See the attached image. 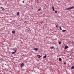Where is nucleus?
<instances>
[{"label":"nucleus","instance_id":"f3484780","mask_svg":"<svg viewBox=\"0 0 74 74\" xmlns=\"http://www.w3.org/2000/svg\"><path fill=\"white\" fill-rule=\"evenodd\" d=\"M60 30H62V29L61 28V27H60Z\"/></svg>","mask_w":74,"mask_h":74},{"label":"nucleus","instance_id":"6ab92c4d","mask_svg":"<svg viewBox=\"0 0 74 74\" xmlns=\"http://www.w3.org/2000/svg\"><path fill=\"white\" fill-rule=\"evenodd\" d=\"M58 12L57 11H55V13L56 14Z\"/></svg>","mask_w":74,"mask_h":74},{"label":"nucleus","instance_id":"9b49d317","mask_svg":"<svg viewBox=\"0 0 74 74\" xmlns=\"http://www.w3.org/2000/svg\"><path fill=\"white\" fill-rule=\"evenodd\" d=\"M37 56L38 57V58H41V56L40 55H39V56L38 55Z\"/></svg>","mask_w":74,"mask_h":74},{"label":"nucleus","instance_id":"4be33fe9","mask_svg":"<svg viewBox=\"0 0 74 74\" xmlns=\"http://www.w3.org/2000/svg\"><path fill=\"white\" fill-rule=\"evenodd\" d=\"M28 31H29L30 30V29H27Z\"/></svg>","mask_w":74,"mask_h":74},{"label":"nucleus","instance_id":"7ed1b4c3","mask_svg":"<svg viewBox=\"0 0 74 74\" xmlns=\"http://www.w3.org/2000/svg\"><path fill=\"white\" fill-rule=\"evenodd\" d=\"M16 49L15 50H14V52H12V54H14V53H15L16 51Z\"/></svg>","mask_w":74,"mask_h":74},{"label":"nucleus","instance_id":"ddd939ff","mask_svg":"<svg viewBox=\"0 0 74 74\" xmlns=\"http://www.w3.org/2000/svg\"><path fill=\"white\" fill-rule=\"evenodd\" d=\"M71 69H74V66H72V67H71Z\"/></svg>","mask_w":74,"mask_h":74},{"label":"nucleus","instance_id":"f257e3e1","mask_svg":"<svg viewBox=\"0 0 74 74\" xmlns=\"http://www.w3.org/2000/svg\"><path fill=\"white\" fill-rule=\"evenodd\" d=\"M74 6L72 7L69 8H68L66 10H71V9H73L74 8Z\"/></svg>","mask_w":74,"mask_h":74},{"label":"nucleus","instance_id":"9d476101","mask_svg":"<svg viewBox=\"0 0 74 74\" xmlns=\"http://www.w3.org/2000/svg\"><path fill=\"white\" fill-rule=\"evenodd\" d=\"M17 15H19V12H17Z\"/></svg>","mask_w":74,"mask_h":74},{"label":"nucleus","instance_id":"6e6552de","mask_svg":"<svg viewBox=\"0 0 74 74\" xmlns=\"http://www.w3.org/2000/svg\"><path fill=\"white\" fill-rule=\"evenodd\" d=\"M52 8L53 9V11H55V9H54V8L53 7H52Z\"/></svg>","mask_w":74,"mask_h":74},{"label":"nucleus","instance_id":"39448f33","mask_svg":"<svg viewBox=\"0 0 74 74\" xmlns=\"http://www.w3.org/2000/svg\"><path fill=\"white\" fill-rule=\"evenodd\" d=\"M12 33L13 34H15V30L12 31Z\"/></svg>","mask_w":74,"mask_h":74},{"label":"nucleus","instance_id":"1a4fd4ad","mask_svg":"<svg viewBox=\"0 0 74 74\" xmlns=\"http://www.w3.org/2000/svg\"><path fill=\"white\" fill-rule=\"evenodd\" d=\"M59 61H61L62 60V58H59Z\"/></svg>","mask_w":74,"mask_h":74},{"label":"nucleus","instance_id":"b1692460","mask_svg":"<svg viewBox=\"0 0 74 74\" xmlns=\"http://www.w3.org/2000/svg\"><path fill=\"white\" fill-rule=\"evenodd\" d=\"M72 43H73V44L74 43L73 42H72Z\"/></svg>","mask_w":74,"mask_h":74},{"label":"nucleus","instance_id":"aec40b11","mask_svg":"<svg viewBox=\"0 0 74 74\" xmlns=\"http://www.w3.org/2000/svg\"><path fill=\"white\" fill-rule=\"evenodd\" d=\"M50 48H51V49H52L53 48V47H50Z\"/></svg>","mask_w":74,"mask_h":74},{"label":"nucleus","instance_id":"412c9836","mask_svg":"<svg viewBox=\"0 0 74 74\" xmlns=\"http://www.w3.org/2000/svg\"><path fill=\"white\" fill-rule=\"evenodd\" d=\"M64 64H66V62H64Z\"/></svg>","mask_w":74,"mask_h":74},{"label":"nucleus","instance_id":"5701e85b","mask_svg":"<svg viewBox=\"0 0 74 74\" xmlns=\"http://www.w3.org/2000/svg\"><path fill=\"white\" fill-rule=\"evenodd\" d=\"M23 3H24V1H23Z\"/></svg>","mask_w":74,"mask_h":74},{"label":"nucleus","instance_id":"20e7f679","mask_svg":"<svg viewBox=\"0 0 74 74\" xmlns=\"http://www.w3.org/2000/svg\"><path fill=\"white\" fill-rule=\"evenodd\" d=\"M34 51H38V48H35L34 49Z\"/></svg>","mask_w":74,"mask_h":74},{"label":"nucleus","instance_id":"2eb2a0df","mask_svg":"<svg viewBox=\"0 0 74 74\" xmlns=\"http://www.w3.org/2000/svg\"><path fill=\"white\" fill-rule=\"evenodd\" d=\"M66 30H62V32H65V31H66Z\"/></svg>","mask_w":74,"mask_h":74},{"label":"nucleus","instance_id":"423d86ee","mask_svg":"<svg viewBox=\"0 0 74 74\" xmlns=\"http://www.w3.org/2000/svg\"><path fill=\"white\" fill-rule=\"evenodd\" d=\"M68 47H69L68 46L66 45L65 46V49H67V48H68Z\"/></svg>","mask_w":74,"mask_h":74},{"label":"nucleus","instance_id":"4468645a","mask_svg":"<svg viewBox=\"0 0 74 74\" xmlns=\"http://www.w3.org/2000/svg\"><path fill=\"white\" fill-rule=\"evenodd\" d=\"M57 25H56V27L57 28H58V24H57Z\"/></svg>","mask_w":74,"mask_h":74},{"label":"nucleus","instance_id":"0eeeda50","mask_svg":"<svg viewBox=\"0 0 74 74\" xmlns=\"http://www.w3.org/2000/svg\"><path fill=\"white\" fill-rule=\"evenodd\" d=\"M43 59H45V58H46V54H45L44 56L43 57Z\"/></svg>","mask_w":74,"mask_h":74},{"label":"nucleus","instance_id":"a211bd4d","mask_svg":"<svg viewBox=\"0 0 74 74\" xmlns=\"http://www.w3.org/2000/svg\"><path fill=\"white\" fill-rule=\"evenodd\" d=\"M41 9H39L38 10V11H40V10Z\"/></svg>","mask_w":74,"mask_h":74},{"label":"nucleus","instance_id":"dca6fc26","mask_svg":"<svg viewBox=\"0 0 74 74\" xmlns=\"http://www.w3.org/2000/svg\"><path fill=\"white\" fill-rule=\"evenodd\" d=\"M61 42L60 41V42H59V44H61Z\"/></svg>","mask_w":74,"mask_h":74},{"label":"nucleus","instance_id":"f8f14e48","mask_svg":"<svg viewBox=\"0 0 74 74\" xmlns=\"http://www.w3.org/2000/svg\"><path fill=\"white\" fill-rule=\"evenodd\" d=\"M2 8L3 11H4V10H5V9H4V8Z\"/></svg>","mask_w":74,"mask_h":74},{"label":"nucleus","instance_id":"f03ea898","mask_svg":"<svg viewBox=\"0 0 74 74\" xmlns=\"http://www.w3.org/2000/svg\"><path fill=\"white\" fill-rule=\"evenodd\" d=\"M20 66L21 68H22V67H23V66H24V64L23 63H22L21 64Z\"/></svg>","mask_w":74,"mask_h":74}]
</instances>
